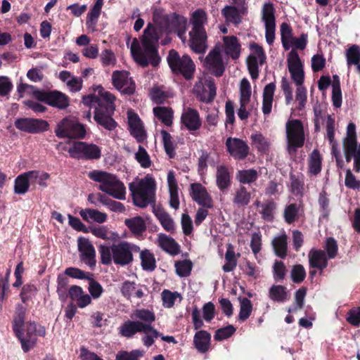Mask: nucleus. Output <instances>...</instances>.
<instances>
[{"mask_svg":"<svg viewBox=\"0 0 360 360\" xmlns=\"http://www.w3.org/2000/svg\"><path fill=\"white\" fill-rule=\"evenodd\" d=\"M14 125L18 130L29 134L42 133L49 128V124L46 120L31 117L18 118Z\"/></svg>","mask_w":360,"mask_h":360,"instance_id":"9b49d317","label":"nucleus"},{"mask_svg":"<svg viewBox=\"0 0 360 360\" xmlns=\"http://www.w3.org/2000/svg\"><path fill=\"white\" fill-rule=\"evenodd\" d=\"M33 95L39 101L60 110L67 108L70 105L69 97L57 90H35Z\"/></svg>","mask_w":360,"mask_h":360,"instance_id":"6e6552de","label":"nucleus"},{"mask_svg":"<svg viewBox=\"0 0 360 360\" xmlns=\"http://www.w3.org/2000/svg\"><path fill=\"white\" fill-rule=\"evenodd\" d=\"M188 45L195 53H205L207 49L206 31H190Z\"/></svg>","mask_w":360,"mask_h":360,"instance_id":"412c9836","label":"nucleus"},{"mask_svg":"<svg viewBox=\"0 0 360 360\" xmlns=\"http://www.w3.org/2000/svg\"><path fill=\"white\" fill-rule=\"evenodd\" d=\"M347 321L354 327L360 326V307H352L347 313Z\"/></svg>","mask_w":360,"mask_h":360,"instance_id":"774afa93","label":"nucleus"},{"mask_svg":"<svg viewBox=\"0 0 360 360\" xmlns=\"http://www.w3.org/2000/svg\"><path fill=\"white\" fill-rule=\"evenodd\" d=\"M205 85L206 88L208 89V91L206 89L203 90L200 100L203 102L211 103L217 94V88L214 80L213 79H207Z\"/></svg>","mask_w":360,"mask_h":360,"instance_id":"09e8293b","label":"nucleus"},{"mask_svg":"<svg viewBox=\"0 0 360 360\" xmlns=\"http://www.w3.org/2000/svg\"><path fill=\"white\" fill-rule=\"evenodd\" d=\"M128 242L122 241L112 245L113 262L117 265L127 266L133 262V255L128 248Z\"/></svg>","mask_w":360,"mask_h":360,"instance_id":"dca6fc26","label":"nucleus"},{"mask_svg":"<svg viewBox=\"0 0 360 360\" xmlns=\"http://www.w3.org/2000/svg\"><path fill=\"white\" fill-rule=\"evenodd\" d=\"M181 124L188 131L198 130L202 125V121L198 110L192 108L186 109L181 114Z\"/></svg>","mask_w":360,"mask_h":360,"instance_id":"4be33fe9","label":"nucleus"},{"mask_svg":"<svg viewBox=\"0 0 360 360\" xmlns=\"http://www.w3.org/2000/svg\"><path fill=\"white\" fill-rule=\"evenodd\" d=\"M207 20L206 12L201 8L195 10L192 14V30L191 31H205L204 25Z\"/></svg>","mask_w":360,"mask_h":360,"instance_id":"e433bc0d","label":"nucleus"},{"mask_svg":"<svg viewBox=\"0 0 360 360\" xmlns=\"http://www.w3.org/2000/svg\"><path fill=\"white\" fill-rule=\"evenodd\" d=\"M281 39L283 49L288 51L291 46L293 38L292 28L290 24L283 22L280 27Z\"/></svg>","mask_w":360,"mask_h":360,"instance_id":"58836bf2","label":"nucleus"},{"mask_svg":"<svg viewBox=\"0 0 360 360\" xmlns=\"http://www.w3.org/2000/svg\"><path fill=\"white\" fill-rule=\"evenodd\" d=\"M114 108H95L94 120L98 124L108 131H112L117 127V123L112 118Z\"/></svg>","mask_w":360,"mask_h":360,"instance_id":"2eb2a0df","label":"nucleus"},{"mask_svg":"<svg viewBox=\"0 0 360 360\" xmlns=\"http://www.w3.org/2000/svg\"><path fill=\"white\" fill-rule=\"evenodd\" d=\"M99 103L98 106L97 108H114L115 109V105L114 101L115 100V97L110 92L105 91L103 87L100 88L98 91Z\"/></svg>","mask_w":360,"mask_h":360,"instance_id":"c03bdc74","label":"nucleus"},{"mask_svg":"<svg viewBox=\"0 0 360 360\" xmlns=\"http://www.w3.org/2000/svg\"><path fill=\"white\" fill-rule=\"evenodd\" d=\"M322 169V158L318 149H314L309 155L308 160V172L311 175L316 176Z\"/></svg>","mask_w":360,"mask_h":360,"instance_id":"72a5a7b5","label":"nucleus"},{"mask_svg":"<svg viewBox=\"0 0 360 360\" xmlns=\"http://www.w3.org/2000/svg\"><path fill=\"white\" fill-rule=\"evenodd\" d=\"M310 268L318 269L321 272L328 266V258L322 250L311 249L308 255Z\"/></svg>","mask_w":360,"mask_h":360,"instance_id":"393cba45","label":"nucleus"},{"mask_svg":"<svg viewBox=\"0 0 360 360\" xmlns=\"http://www.w3.org/2000/svg\"><path fill=\"white\" fill-rule=\"evenodd\" d=\"M112 82L123 94L129 96L135 91V83L132 78L129 77V72L127 71H114L112 75Z\"/></svg>","mask_w":360,"mask_h":360,"instance_id":"f8f14e48","label":"nucleus"},{"mask_svg":"<svg viewBox=\"0 0 360 360\" xmlns=\"http://www.w3.org/2000/svg\"><path fill=\"white\" fill-rule=\"evenodd\" d=\"M160 39V30L149 22L144 29L141 38V46L136 38H134L131 45V53L134 60L143 68L151 64L158 66L161 60L158 53V44Z\"/></svg>","mask_w":360,"mask_h":360,"instance_id":"f257e3e1","label":"nucleus"},{"mask_svg":"<svg viewBox=\"0 0 360 360\" xmlns=\"http://www.w3.org/2000/svg\"><path fill=\"white\" fill-rule=\"evenodd\" d=\"M37 292V289L34 285L30 283L24 285L20 293L22 302L27 304L28 301L31 300L33 297H34Z\"/></svg>","mask_w":360,"mask_h":360,"instance_id":"e2e57ef3","label":"nucleus"},{"mask_svg":"<svg viewBox=\"0 0 360 360\" xmlns=\"http://www.w3.org/2000/svg\"><path fill=\"white\" fill-rule=\"evenodd\" d=\"M90 179L99 182V190L119 200L125 199V186L117 176L106 172L94 170L89 173Z\"/></svg>","mask_w":360,"mask_h":360,"instance_id":"f03ea898","label":"nucleus"},{"mask_svg":"<svg viewBox=\"0 0 360 360\" xmlns=\"http://www.w3.org/2000/svg\"><path fill=\"white\" fill-rule=\"evenodd\" d=\"M216 182L219 189L222 192H224L231 186V174L226 166L222 165L217 167Z\"/></svg>","mask_w":360,"mask_h":360,"instance_id":"c756f323","label":"nucleus"},{"mask_svg":"<svg viewBox=\"0 0 360 360\" xmlns=\"http://www.w3.org/2000/svg\"><path fill=\"white\" fill-rule=\"evenodd\" d=\"M55 133L58 138L83 139L86 131L83 124L65 117L57 124Z\"/></svg>","mask_w":360,"mask_h":360,"instance_id":"1a4fd4ad","label":"nucleus"},{"mask_svg":"<svg viewBox=\"0 0 360 360\" xmlns=\"http://www.w3.org/2000/svg\"><path fill=\"white\" fill-rule=\"evenodd\" d=\"M298 212L299 208L296 203H291L286 206L283 213L285 222L288 224L294 223L298 218Z\"/></svg>","mask_w":360,"mask_h":360,"instance_id":"4d7b16f0","label":"nucleus"},{"mask_svg":"<svg viewBox=\"0 0 360 360\" xmlns=\"http://www.w3.org/2000/svg\"><path fill=\"white\" fill-rule=\"evenodd\" d=\"M128 129L138 143H143L147 138L143 123L135 112H128Z\"/></svg>","mask_w":360,"mask_h":360,"instance_id":"a211bd4d","label":"nucleus"},{"mask_svg":"<svg viewBox=\"0 0 360 360\" xmlns=\"http://www.w3.org/2000/svg\"><path fill=\"white\" fill-rule=\"evenodd\" d=\"M101 11L92 7L90 11L88 13L86 16V25L88 29L91 30V31L96 30V27L97 25L98 19L100 16Z\"/></svg>","mask_w":360,"mask_h":360,"instance_id":"338daca9","label":"nucleus"},{"mask_svg":"<svg viewBox=\"0 0 360 360\" xmlns=\"http://www.w3.org/2000/svg\"><path fill=\"white\" fill-rule=\"evenodd\" d=\"M140 259L143 270L153 271L156 268V262L154 255L150 250L145 249L141 251Z\"/></svg>","mask_w":360,"mask_h":360,"instance_id":"79ce46f5","label":"nucleus"},{"mask_svg":"<svg viewBox=\"0 0 360 360\" xmlns=\"http://www.w3.org/2000/svg\"><path fill=\"white\" fill-rule=\"evenodd\" d=\"M79 214L84 221H89V219H91L99 224L104 223L108 217L105 213L94 209L82 210Z\"/></svg>","mask_w":360,"mask_h":360,"instance_id":"a19ab883","label":"nucleus"},{"mask_svg":"<svg viewBox=\"0 0 360 360\" xmlns=\"http://www.w3.org/2000/svg\"><path fill=\"white\" fill-rule=\"evenodd\" d=\"M203 67L211 75L220 77L225 71V64L221 53V49L215 46L210 51L203 60Z\"/></svg>","mask_w":360,"mask_h":360,"instance_id":"9d476101","label":"nucleus"},{"mask_svg":"<svg viewBox=\"0 0 360 360\" xmlns=\"http://www.w3.org/2000/svg\"><path fill=\"white\" fill-rule=\"evenodd\" d=\"M287 269L282 261L276 260L273 266V276L276 282H282L286 276Z\"/></svg>","mask_w":360,"mask_h":360,"instance_id":"13d9d810","label":"nucleus"},{"mask_svg":"<svg viewBox=\"0 0 360 360\" xmlns=\"http://www.w3.org/2000/svg\"><path fill=\"white\" fill-rule=\"evenodd\" d=\"M130 317L131 319H139L144 322L146 329L143 330V333H146L150 332L152 333L150 335L153 338H158L162 336V335L151 326V323L155 320L154 312L146 309H138L133 311Z\"/></svg>","mask_w":360,"mask_h":360,"instance_id":"f3484780","label":"nucleus"},{"mask_svg":"<svg viewBox=\"0 0 360 360\" xmlns=\"http://www.w3.org/2000/svg\"><path fill=\"white\" fill-rule=\"evenodd\" d=\"M155 117L167 127L173 124L174 111L169 107L157 106L153 108Z\"/></svg>","mask_w":360,"mask_h":360,"instance_id":"2f4dec72","label":"nucleus"},{"mask_svg":"<svg viewBox=\"0 0 360 360\" xmlns=\"http://www.w3.org/2000/svg\"><path fill=\"white\" fill-rule=\"evenodd\" d=\"M159 246L171 255H176L180 252V245L176 240L164 233L158 236Z\"/></svg>","mask_w":360,"mask_h":360,"instance_id":"7c9ffc66","label":"nucleus"},{"mask_svg":"<svg viewBox=\"0 0 360 360\" xmlns=\"http://www.w3.org/2000/svg\"><path fill=\"white\" fill-rule=\"evenodd\" d=\"M258 172L255 169L239 170L237 173V179L241 184H251L258 179Z\"/></svg>","mask_w":360,"mask_h":360,"instance_id":"49530a36","label":"nucleus"},{"mask_svg":"<svg viewBox=\"0 0 360 360\" xmlns=\"http://www.w3.org/2000/svg\"><path fill=\"white\" fill-rule=\"evenodd\" d=\"M193 345L198 352H207L210 349L211 334L204 330L196 332L193 338Z\"/></svg>","mask_w":360,"mask_h":360,"instance_id":"cd10ccee","label":"nucleus"},{"mask_svg":"<svg viewBox=\"0 0 360 360\" xmlns=\"http://www.w3.org/2000/svg\"><path fill=\"white\" fill-rule=\"evenodd\" d=\"M291 279L295 283H301L306 278V271L302 264H295L290 272Z\"/></svg>","mask_w":360,"mask_h":360,"instance_id":"69168bd1","label":"nucleus"},{"mask_svg":"<svg viewBox=\"0 0 360 360\" xmlns=\"http://www.w3.org/2000/svg\"><path fill=\"white\" fill-rule=\"evenodd\" d=\"M87 281H89L88 290L91 299L99 298L103 292L102 285L94 278V276H90Z\"/></svg>","mask_w":360,"mask_h":360,"instance_id":"052dcab7","label":"nucleus"},{"mask_svg":"<svg viewBox=\"0 0 360 360\" xmlns=\"http://www.w3.org/2000/svg\"><path fill=\"white\" fill-rule=\"evenodd\" d=\"M191 196L198 205L206 207L212 208L213 201L206 188L199 183H193L191 185Z\"/></svg>","mask_w":360,"mask_h":360,"instance_id":"aec40b11","label":"nucleus"},{"mask_svg":"<svg viewBox=\"0 0 360 360\" xmlns=\"http://www.w3.org/2000/svg\"><path fill=\"white\" fill-rule=\"evenodd\" d=\"M276 204L272 200H268L262 205V210L259 213L262 218L266 221H272L274 219V212L276 210Z\"/></svg>","mask_w":360,"mask_h":360,"instance_id":"6e6d98bb","label":"nucleus"},{"mask_svg":"<svg viewBox=\"0 0 360 360\" xmlns=\"http://www.w3.org/2000/svg\"><path fill=\"white\" fill-rule=\"evenodd\" d=\"M155 186L154 181L152 179H142L137 184H130L129 188L131 192L134 205L144 208L148 205L155 204Z\"/></svg>","mask_w":360,"mask_h":360,"instance_id":"20e7f679","label":"nucleus"},{"mask_svg":"<svg viewBox=\"0 0 360 360\" xmlns=\"http://www.w3.org/2000/svg\"><path fill=\"white\" fill-rule=\"evenodd\" d=\"M345 57L348 67H350L352 65L358 66L360 63L359 46L353 44L349 46L345 51Z\"/></svg>","mask_w":360,"mask_h":360,"instance_id":"37998d69","label":"nucleus"},{"mask_svg":"<svg viewBox=\"0 0 360 360\" xmlns=\"http://www.w3.org/2000/svg\"><path fill=\"white\" fill-rule=\"evenodd\" d=\"M153 212L159 220L163 229L167 232L173 233L175 225L173 219L161 206H153Z\"/></svg>","mask_w":360,"mask_h":360,"instance_id":"bb28decb","label":"nucleus"},{"mask_svg":"<svg viewBox=\"0 0 360 360\" xmlns=\"http://www.w3.org/2000/svg\"><path fill=\"white\" fill-rule=\"evenodd\" d=\"M78 250L81 253V259L91 269L96 266V251L89 240L85 238H79L78 240Z\"/></svg>","mask_w":360,"mask_h":360,"instance_id":"6ab92c4d","label":"nucleus"},{"mask_svg":"<svg viewBox=\"0 0 360 360\" xmlns=\"http://www.w3.org/2000/svg\"><path fill=\"white\" fill-rule=\"evenodd\" d=\"M167 61L174 75L181 76L186 81L194 78L196 65L190 56H180L177 51L171 49L167 56Z\"/></svg>","mask_w":360,"mask_h":360,"instance_id":"7ed1b4c3","label":"nucleus"},{"mask_svg":"<svg viewBox=\"0 0 360 360\" xmlns=\"http://www.w3.org/2000/svg\"><path fill=\"white\" fill-rule=\"evenodd\" d=\"M288 68L291 78L297 86H300L304 80L303 65L297 52L292 49L288 56Z\"/></svg>","mask_w":360,"mask_h":360,"instance_id":"ddd939ff","label":"nucleus"},{"mask_svg":"<svg viewBox=\"0 0 360 360\" xmlns=\"http://www.w3.org/2000/svg\"><path fill=\"white\" fill-rule=\"evenodd\" d=\"M221 15L227 22L235 25H238L242 21L239 8L235 6H224L221 10Z\"/></svg>","mask_w":360,"mask_h":360,"instance_id":"c9c22d12","label":"nucleus"},{"mask_svg":"<svg viewBox=\"0 0 360 360\" xmlns=\"http://www.w3.org/2000/svg\"><path fill=\"white\" fill-rule=\"evenodd\" d=\"M276 10L271 2L265 3L262 8V20L265 25H276Z\"/></svg>","mask_w":360,"mask_h":360,"instance_id":"ea45409f","label":"nucleus"},{"mask_svg":"<svg viewBox=\"0 0 360 360\" xmlns=\"http://www.w3.org/2000/svg\"><path fill=\"white\" fill-rule=\"evenodd\" d=\"M124 225L129 229L132 235L137 238L142 237L147 229L146 221L141 216L126 219Z\"/></svg>","mask_w":360,"mask_h":360,"instance_id":"a878e982","label":"nucleus"},{"mask_svg":"<svg viewBox=\"0 0 360 360\" xmlns=\"http://www.w3.org/2000/svg\"><path fill=\"white\" fill-rule=\"evenodd\" d=\"M146 329L144 322L139 319L127 320L118 328V333L126 338H131L137 333H143Z\"/></svg>","mask_w":360,"mask_h":360,"instance_id":"5701e85b","label":"nucleus"},{"mask_svg":"<svg viewBox=\"0 0 360 360\" xmlns=\"http://www.w3.org/2000/svg\"><path fill=\"white\" fill-rule=\"evenodd\" d=\"M250 139L252 140V143L256 147L259 152L266 153L269 150V143L262 134H252Z\"/></svg>","mask_w":360,"mask_h":360,"instance_id":"8fccbe9b","label":"nucleus"},{"mask_svg":"<svg viewBox=\"0 0 360 360\" xmlns=\"http://www.w3.org/2000/svg\"><path fill=\"white\" fill-rule=\"evenodd\" d=\"M143 354L144 352L139 349H133L129 352L120 351L117 354L115 360H139Z\"/></svg>","mask_w":360,"mask_h":360,"instance_id":"0e129e2a","label":"nucleus"},{"mask_svg":"<svg viewBox=\"0 0 360 360\" xmlns=\"http://www.w3.org/2000/svg\"><path fill=\"white\" fill-rule=\"evenodd\" d=\"M272 246L275 255L281 258L285 259L288 252V237L285 233L275 237L272 240Z\"/></svg>","mask_w":360,"mask_h":360,"instance_id":"473e14b6","label":"nucleus"},{"mask_svg":"<svg viewBox=\"0 0 360 360\" xmlns=\"http://www.w3.org/2000/svg\"><path fill=\"white\" fill-rule=\"evenodd\" d=\"M303 174L290 173V191L296 196L302 195L304 186Z\"/></svg>","mask_w":360,"mask_h":360,"instance_id":"f704fd0d","label":"nucleus"},{"mask_svg":"<svg viewBox=\"0 0 360 360\" xmlns=\"http://www.w3.org/2000/svg\"><path fill=\"white\" fill-rule=\"evenodd\" d=\"M223 41L226 54L233 60L238 59L240 57L241 46L238 39L236 36H226L224 37Z\"/></svg>","mask_w":360,"mask_h":360,"instance_id":"c85d7f7f","label":"nucleus"},{"mask_svg":"<svg viewBox=\"0 0 360 360\" xmlns=\"http://www.w3.org/2000/svg\"><path fill=\"white\" fill-rule=\"evenodd\" d=\"M226 151L236 160L245 159L250 152V147L243 139L229 137L226 141Z\"/></svg>","mask_w":360,"mask_h":360,"instance_id":"4468645a","label":"nucleus"},{"mask_svg":"<svg viewBox=\"0 0 360 360\" xmlns=\"http://www.w3.org/2000/svg\"><path fill=\"white\" fill-rule=\"evenodd\" d=\"M187 20L185 17L176 13H172L169 16V21L166 25L167 27H171L174 31L186 27Z\"/></svg>","mask_w":360,"mask_h":360,"instance_id":"5fc2aeb1","label":"nucleus"},{"mask_svg":"<svg viewBox=\"0 0 360 360\" xmlns=\"http://www.w3.org/2000/svg\"><path fill=\"white\" fill-rule=\"evenodd\" d=\"M251 194L245 186H240L236 191L233 202L238 206H246L250 201Z\"/></svg>","mask_w":360,"mask_h":360,"instance_id":"de8ad7c7","label":"nucleus"},{"mask_svg":"<svg viewBox=\"0 0 360 360\" xmlns=\"http://www.w3.org/2000/svg\"><path fill=\"white\" fill-rule=\"evenodd\" d=\"M343 146H359L356 133V125L349 122L347 127L346 136L343 139Z\"/></svg>","mask_w":360,"mask_h":360,"instance_id":"3c124183","label":"nucleus"},{"mask_svg":"<svg viewBox=\"0 0 360 360\" xmlns=\"http://www.w3.org/2000/svg\"><path fill=\"white\" fill-rule=\"evenodd\" d=\"M21 344L25 353L34 348L37 342V336L46 335L45 327L38 325L35 321H27L22 328L13 330Z\"/></svg>","mask_w":360,"mask_h":360,"instance_id":"39448f33","label":"nucleus"},{"mask_svg":"<svg viewBox=\"0 0 360 360\" xmlns=\"http://www.w3.org/2000/svg\"><path fill=\"white\" fill-rule=\"evenodd\" d=\"M164 148L169 158H174L176 155L175 147L172 141V136L165 130L161 131Z\"/></svg>","mask_w":360,"mask_h":360,"instance_id":"864d4df0","label":"nucleus"},{"mask_svg":"<svg viewBox=\"0 0 360 360\" xmlns=\"http://www.w3.org/2000/svg\"><path fill=\"white\" fill-rule=\"evenodd\" d=\"M240 311L238 314V320L244 322L251 315L252 311V304L250 300L247 297L239 298Z\"/></svg>","mask_w":360,"mask_h":360,"instance_id":"a18cd8bd","label":"nucleus"},{"mask_svg":"<svg viewBox=\"0 0 360 360\" xmlns=\"http://www.w3.org/2000/svg\"><path fill=\"white\" fill-rule=\"evenodd\" d=\"M269 298L277 302H284L289 299L286 287L281 285H273L269 290Z\"/></svg>","mask_w":360,"mask_h":360,"instance_id":"4c0bfd02","label":"nucleus"},{"mask_svg":"<svg viewBox=\"0 0 360 360\" xmlns=\"http://www.w3.org/2000/svg\"><path fill=\"white\" fill-rule=\"evenodd\" d=\"M176 273L180 277H187L191 274L193 264L189 259L177 261L175 262Z\"/></svg>","mask_w":360,"mask_h":360,"instance_id":"603ef678","label":"nucleus"},{"mask_svg":"<svg viewBox=\"0 0 360 360\" xmlns=\"http://www.w3.org/2000/svg\"><path fill=\"white\" fill-rule=\"evenodd\" d=\"M288 151L290 154L297 152L304 144L305 136L302 122L300 120H289L285 125Z\"/></svg>","mask_w":360,"mask_h":360,"instance_id":"423d86ee","label":"nucleus"},{"mask_svg":"<svg viewBox=\"0 0 360 360\" xmlns=\"http://www.w3.org/2000/svg\"><path fill=\"white\" fill-rule=\"evenodd\" d=\"M251 86L249 81L243 78L240 85V103H248L251 97Z\"/></svg>","mask_w":360,"mask_h":360,"instance_id":"bf43d9fd","label":"nucleus"},{"mask_svg":"<svg viewBox=\"0 0 360 360\" xmlns=\"http://www.w3.org/2000/svg\"><path fill=\"white\" fill-rule=\"evenodd\" d=\"M39 171L32 170L20 174L14 182V193L18 195L26 193L30 188V181L37 179Z\"/></svg>","mask_w":360,"mask_h":360,"instance_id":"b1692460","label":"nucleus"},{"mask_svg":"<svg viewBox=\"0 0 360 360\" xmlns=\"http://www.w3.org/2000/svg\"><path fill=\"white\" fill-rule=\"evenodd\" d=\"M68 153L73 158L86 160H98L101 157V148L98 146L84 141L75 142Z\"/></svg>","mask_w":360,"mask_h":360,"instance_id":"0eeeda50","label":"nucleus"},{"mask_svg":"<svg viewBox=\"0 0 360 360\" xmlns=\"http://www.w3.org/2000/svg\"><path fill=\"white\" fill-rule=\"evenodd\" d=\"M136 160L143 168H148L151 165V160L146 150L141 146H139L137 153L135 154Z\"/></svg>","mask_w":360,"mask_h":360,"instance_id":"680f3d73","label":"nucleus"}]
</instances>
